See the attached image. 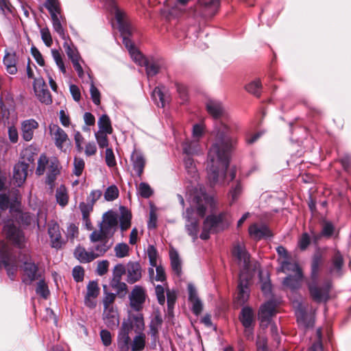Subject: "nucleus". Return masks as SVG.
<instances>
[{
	"label": "nucleus",
	"mask_w": 351,
	"mask_h": 351,
	"mask_svg": "<svg viewBox=\"0 0 351 351\" xmlns=\"http://www.w3.org/2000/svg\"><path fill=\"white\" fill-rule=\"evenodd\" d=\"M102 219L99 228L112 237L118 226L117 215L114 212L109 210L103 215Z\"/></svg>",
	"instance_id": "nucleus-12"
},
{
	"label": "nucleus",
	"mask_w": 351,
	"mask_h": 351,
	"mask_svg": "<svg viewBox=\"0 0 351 351\" xmlns=\"http://www.w3.org/2000/svg\"><path fill=\"white\" fill-rule=\"evenodd\" d=\"M29 164L25 161H20L14 167L13 178L17 185L20 186L26 180Z\"/></svg>",
	"instance_id": "nucleus-18"
},
{
	"label": "nucleus",
	"mask_w": 351,
	"mask_h": 351,
	"mask_svg": "<svg viewBox=\"0 0 351 351\" xmlns=\"http://www.w3.org/2000/svg\"><path fill=\"white\" fill-rule=\"evenodd\" d=\"M199 150L198 141L186 142L183 145L184 153L188 156H191L197 154Z\"/></svg>",
	"instance_id": "nucleus-42"
},
{
	"label": "nucleus",
	"mask_w": 351,
	"mask_h": 351,
	"mask_svg": "<svg viewBox=\"0 0 351 351\" xmlns=\"http://www.w3.org/2000/svg\"><path fill=\"white\" fill-rule=\"evenodd\" d=\"M276 308V304L273 300L267 301L261 305L258 311V319L261 324L265 322L267 326L270 323L271 318L277 313Z\"/></svg>",
	"instance_id": "nucleus-10"
},
{
	"label": "nucleus",
	"mask_w": 351,
	"mask_h": 351,
	"mask_svg": "<svg viewBox=\"0 0 351 351\" xmlns=\"http://www.w3.org/2000/svg\"><path fill=\"white\" fill-rule=\"evenodd\" d=\"M14 12L15 8L9 0H0V14L8 16L9 15H14Z\"/></svg>",
	"instance_id": "nucleus-38"
},
{
	"label": "nucleus",
	"mask_w": 351,
	"mask_h": 351,
	"mask_svg": "<svg viewBox=\"0 0 351 351\" xmlns=\"http://www.w3.org/2000/svg\"><path fill=\"white\" fill-rule=\"evenodd\" d=\"M169 257L171 260V266L172 270L178 276H180L182 273L181 261L180 259L178 252L174 249L170 250Z\"/></svg>",
	"instance_id": "nucleus-34"
},
{
	"label": "nucleus",
	"mask_w": 351,
	"mask_h": 351,
	"mask_svg": "<svg viewBox=\"0 0 351 351\" xmlns=\"http://www.w3.org/2000/svg\"><path fill=\"white\" fill-rule=\"evenodd\" d=\"M120 211V228L123 232L129 229L131 226L132 213L125 206H121Z\"/></svg>",
	"instance_id": "nucleus-33"
},
{
	"label": "nucleus",
	"mask_w": 351,
	"mask_h": 351,
	"mask_svg": "<svg viewBox=\"0 0 351 351\" xmlns=\"http://www.w3.org/2000/svg\"><path fill=\"white\" fill-rule=\"evenodd\" d=\"M130 330L125 324H122L117 336V346L119 351H128L131 339Z\"/></svg>",
	"instance_id": "nucleus-19"
},
{
	"label": "nucleus",
	"mask_w": 351,
	"mask_h": 351,
	"mask_svg": "<svg viewBox=\"0 0 351 351\" xmlns=\"http://www.w3.org/2000/svg\"><path fill=\"white\" fill-rule=\"evenodd\" d=\"M4 267L9 278L13 280L18 269L16 254L3 241H0V269Z\"/></svg>",
	"instance_id": "nucleus-4"
},
{
	"label": "nucleus",
	"mask_w": 351,
	"mask_h": 351,
	"mask_svg": "<svg viewBox=\"0 0 351 351\" xmlns=\"http://www.w3.org/2000/svg\"><path fill=\"white\" fill-rule=\"evenodd\" d=\"M45 8L49 12L51 16L53 14H60V8L58 0H47L45 4Z\"/></svg>",
	"instance_id": "nucleus-52"
},
{
	"label": "nucleus",
	"mask_w": 351,
	"mask_h": 351,
	"mask_svg": "<svg viewBox=\"0 0 351 351\" xmlns=\"http://www.w3.org/2000/svg\"><path fill=\"white\" fill-rule=\"evenodd\" d=\"M185 169L187 173L191 176V178L196 179L197 177V172L194 165L193 159L191 156L186 155L184 160Z\"/></svg>",
	"instance_id": "nucleus-39"
},
{
	"label": "nucleus",
	"mask_w": 351,
	"mask_h": 351,
	"mask_svg": "<svg viewBox=\"0 0 351 351\" xmlns=\"http://www.w3.org/2000/svg\"><path fill=\"white\" fill-rule=\"evenodd\" d=\"M112 236L110 235L106 231L101 228H99V230H94L90 234L89 239L92 243H97L100 241H104L106 240H109L110 237Z\"/></svg>",
	"instance_id": "nucleus-37"
},
{
	"label": "nucleus",
	"mask_w": 351,
	"mask_h": 351,
	"mask_svg": "<svg viewBox=\"0 0 351 351\" xmlns=\"http://www.w3.org/2000/svg\"><path fill=\"white\" fill-rule=\"evenodd\" d=\"M332 265L329 268V273L341 274V269L344 264L343 257L339 250H335L331 259Z\"/></svg>",
	"instance_id": "nucleus-30"
},
{
	"label": "nucleus",
	"mask_w": 351,
	"mask_h": 351,
	"mask_svg": "<svg viewBox=\"0 0 351 351\" xmlns=\"http://www.w3.org/2000/svg\"><path fill=\"white\" fill-rule=\"evenodd\" d=\"M280 264V271L284 273L286 272L287 271H291L295 273H298V269L296 268L302 269V268L298 263H291L289 261V260H283Z\"/></svg>",
	"instance_id": "nucleus-49"
},
{
	"label": "nucleus",
	"mask_w": 351,
	"mask_h": 351,
	"mask_svg": "<svg viewBox=\"0 0 351 351\" xmlns=\"http://www.w3.org/2000/svg\"><path fill=\"white\" fill-rule=\"evenodd\" d=\"M132 58L134 60L141 66L147 65L146 62L147 58H145L138 49L136 48L133 51H130Z\"/></svg>",
	"instance_id": "nucleus-60"
},
{
	"label": "nucleus",
	"mask_w": 351,
	"mask_h": 351,
	"mask_svg": "<svg viewBox=\"0 0 351 351\" xmlns=\"http://www.w3.org/2000/svg\"><path fill=\"white\" fill-rule=\"evenodd\" d=\"M122 324H125L130 330H134L136 333L145 329L144 317L141 311H128V318Z\"/></svg>",
	"instance_id": "nucleus-9"
},
{
	"label": "nucleus",
	"mask_w": 351,
	"mask_h": 351,
	"mask_svg": "<svg viewBox=\"0 0 351 351\" xmlns=\"http://www.w3.org/2000/svg\"><path fill=\"white\" fill-rule=\"evenodd\" d=\"M109 240L100 241V243H98L95 247V256L97 257L103 256L110 247L111 244H108Z\"/></svg>",
	"instance_id": "nucleus-45"
},
{
	"label": "nucleus",
	"mask_w": 351,
	"mask_h": 351,
	"mask_svg": "<svg viewBox=\"0 0 351 351\" xmlns=\"http://www.w3.org/2000/svg\"><path fill=\"white\" fill-rule=\"evenodd\" d=\"M127 282L134 284L142 278V269L139 263L129 262L126 267Z\"/></svg>",
	"instance_id": "nucleus-15"
},
{
	"label": "nucleus",
	"mask_w": 351,
	"mask_h": 351,
	"mask_svg": "<svg viewBox=\"0 0 351 351\" xmlns=\"http://www.w3.org/2000/svg\"><path fill=\"white\" fill-rule=\"evenodd\" d=\"M99 287L96 281H90L87 285V292L85 295L84 302L86 306L93 308L96 306L95 299L99 294Z\"/></svg>",
	"instance_id": "nucleus-16"
},
{
	"label": "nucleus",
	"mask_w": 351,
	"mask_h": 351,
	"mask_svg": "<svg viewBox=\"0 0 351 351\" xmlns=\"http://www.w3.org/2000/svg\"><path fill=\"white\" fill-rule=\"evenodd\" d=\"M64 47L67 56L71 61H74L79 59V54L76 49L70 46L67 43H64Z\"/></svg>",
	"instance_id": "nucleus-63"
},
{
	"label": "nucleus",
	"mask_w": 351,
	"mask_h": 351,
	"mask_svg": "<svg viewBox=\"0 0 351 351\" xmlns=\"http://www.w3.org/2000/svg\"><path fill=\"white\" fill-rule=\"evenodd\" d=\"M21 269L23 270V282L26 285H30L34 281L40 278L41 275L39 272L38 265L32 260L28 254H24L22 259Z\"/></svg>",
	"instance_id": "nucleus-6"
},
{
	"label": "nucleus",
	"mask_w": 351,
	"mask_h": 351,
	"mask_svg": "<svg viewBox=\"0 0 351 351\" xmlns=\"http://www.w3.org/2000/svg\"><path fill=\"white\" fill-rule=\"evenodd\" d=\"M107 134H108L106 132H102V131H98L95 134L97 142L100 148L103 149L108 146V138Z\"/></svg>",
	"instance_id": "nucleus-54"
},
{
	"label": "nucleus",
	"mask_w": 351,
	"mask_h": 351,
	"mask_svg": "<svg viewBox=\"0 0 351 351\" xmlns=\"http://www.w3.org/2000/svg\"><path fill=\"white\" fill-rule=\"evenodd\" d=\"M75 257L82 263H90L97 258L93 252H86L84 247H77L74 251Z\"/></svg>",
	"instance_id": "nucleus-32"
},
{
	"label": "nucleus",
	"mask_w": 351,
	"mask_h": 351,
	"mask_svg": "<svg viewBox=\"0 0 351 351\" xmlns=\"http://www.w3.org/2000/svg\"><path fill=\"white\" fill-rule=\"evenodd\" d=\"M111 287L116 291V295L120 298H123L128 293V286L121 280H111L110 283Z\"/></svg>",
	"instance_id": "nucleus-36"
},
{
	"label": "nucleus",
	"mask_w": 351,
	"mask_h": 351,
	"mask_svg": "<svg viewBox=\"0 0 351 351\" xmlns=\"http://www.w3.org/2000/svg\"><path fill=\"white\" fill-rule=\"evenodd\" d=\"M186 228L188 234L191 236L194 240L197 238V233L199 231V222L197 220L194 219L189 221V222L186 225Z\"/></svg>",
	"instance_id": "nucleus-44"
},
{
	"label": "nucleus",
	"mask_w": 351,
	"mask_h": 351,
	"mask_svg": "<svg viewBox=\"0 0 351 351\" xmlns=\"http://www.w3.org/2000/svg\"><path fill=\"white\" fill-rule=\"evenodd\" d=\"M59 161L57 158H53L49 161L48 167L47 176L46 179V184L53 186L58 175L60 174Z\"/></svg>",
	"instance_id": "nucleus-26"
},
{
	"label": "nucleus",
	"mask_w": 351,
	"mask_h": 351,
	"mask_svg": "<svg viewBox=\"0 0 351 351\" xmlns=\"http://www.w3.org/2000/svg\"><path fill=\"white\" fill-rule=\"evenodd\" d=\"M51 134L53 136L56 146L62 149L63 144L69 141V137L66 133L58 125L53 124L49 126Z\"/></svg>",
	"instance_id": "nucleus-20"
},
{
	"label": "nucleus",
	"mask_w": 351,
	"mask_h": 351,
	"mask_svg": "<svg viewBox=\"0 0 351 351\" xmlns=\"http://www.w3.org/2000/svg\"><path fill=\"white\" fill-rule=\"evenodd\" d=\"M203 223L211 230L212 234H217L227 229L230 226L231 221L228 213L222 212L218 215H208Z\"/></svg>",
	"instance_id": "nucleus-5"
},
{
	"label": "nucleus",
	"mask_w": 351,
	"mask_h": 351,
	"mask_svg": "<svg viewBox=\"0 0 351 351\" xmlns=\"http://www.w3.org/2000/svg\"><path fill=\"white\" fill-rule=\"evenodd\" d=\"M47 157L45 155H41L38 161V167L36 173L38 176H41L44 173L46 168V165L49 163Z\"/></svg>",
	"instance_id": "nucleus-62"
},
{
	"label": "nucleus",
	"mask_w": 351,
	"mask_h": 351,
	"mask_svg": "<svg viewBox=\"0 0 351 351\" xmlns=\"http://www.w3.org/2000/svg\"><path fill=\"white\" fill-rule=\"evenodd\" d=\"M323 265V258L319 253H315L311 263V274L306 280V286L310 298L316 303L326 302L330 300L332 282L326 279L321 285H319V271Z\"/></svg>",
	"instance_id": "nucleus-2"
},
{
	"label": "nucleus",
	"mask_w": 351,
	"mask_h": 351,
	"mask_svg": "<svg viewBox=\"0 0 351 351\" xmlns=\"http://www.w3.org/2000/svg\"><path fill=\"white\" fill-rule=\"evenodd\" d=\"M131 160L132 161L133 169L136 171L137 176L141 178L143 173L145 166V159L142 154L134 151L131 156Z\"/></svg>",
	"instance_id": "nucleus-28"
},
{
	"label": "nucleus",
	"mask_w": 351,
	"mask_h": 351,
	"mask_svg": "<svg viewBox=\"0 0 351 351\" xmlns=\"http://www.w3.org/2000/svg\"><path fill=\"white\" fill-rule=\"evenodd\" d=\"M145 346V335L142 332L134 338L131 350L132 351H142Z\"/></svg>",
	"instance_id": "nucleus-40"
},
{
	"label": "nucleus",
	"mask_w": 351,
	"mask_h": 351,
	"mask_svg": "<svg viewBox=\"0 0 351 351\" xmlns=\"http://www.w3.org/2000/svg\"><path fill=\"white\" fill-rule=\"evenodd\" d=\"M335 232V226L330 221H324L321 234L324 237L330 238Z\"/></svg>",
	"instance_id": "nucleus-56"
},
{
	"label": "nucleus",
	"mask_w": 351,
	"mask_h": 351,
	"mask_svg": "<svg viewBox=\"0 0 351 351\" xmlns=\"http://www.w3.org/2000/svg\"><path fill=\"white\" fill-rule=\"evenodd\" d=\"M147 295L144 287L139 285H135L128 298L130 301V306L134 311H141L144 307Z\"/></svg>",
	"instance_id": "nucleus-7"
},
{
	"label": "nucleus",
	"mask_w": 351,
	"mask_h": 351,
	"mask_svg": "<svg viewBox=\"0 0 351 351\" xmlns=\"http://www.w3.org/2000/svg\"><path fill=\"white\" fill-rule=\"evenodd\" d=\"M189 300L192 304V311L195 315H199L203 309L202 301L199 298L197 291L193 285H188Z\"/></svg>",
	"instance_id": "nucleus-22"
},
{
	"label": "nucleus",
	"mask_w": 351,
	"mask_h": 351,
	"mask_svg": "<svg viewBox=\"0 0 351 351\" xmlns=\"http://www.w3.org/2000/svg\"><path fill=\"white\" fill-rule=\"evenodd\" d=\"M74 169H73V173L76 176H80L82 174V172L85 167V162L84 160L78 157L74 158V162H73Z\"/></svg>",
	"instance_id": "nucleus-51"
},
{
	"label": "nucleus",
	"mask_w": 351,
	"mask_h": 351,
	"mask_svg": "<svg viewBox=\"0 0 351 351\" xmlns=\"http://www.w3.org/2000/svg\"><path fill=\"white\" fill-rule=\"evenodd\" d=\"M296 269H298V273H295L294 276H287L282 281L283 286L291 291H295L300 288L301 283L304 278L302 269H299L298 268Z\"/></svg>",
	"instance_id": "nucleus-17"
},
{
	"label": "nucleus",
	"mask_w": 351,
	"mask_h": 351,
	"mask_svg": "<svg viewBox=\"0 0 351 351\" xmlns=\"http://www.w3.org/2000/svg\"><path fill=\"white\" fill-rule=\"evenodd\" d=\"M103 319L106 326L111 330H115L119 325L118 311L113 307L108 310H104Z\"/></svg>",
	"instance_id": "nucleus-23"
},
{
	"label": "nucleus",
	"mask_w": 351,
	"mask_h": 351,
	"mask_svg": "<svg viewBox=\"0 0 351 351\" xmlns=\"http://www.w3.org/2000/svg\"><path fill=\"white\" fill-rule=\"evenodd\" d=\"M152 97L156 104L160 108H164L170 100L169 95L167 94L166 88L164 86L156 87L152 92Z\"/></svg>",
	"instance_id": "nucleus-21"
},
{
	"label": "nucleus",
	"mask_w": 351,
	"mask_h": 351,
	"mask_svg": "<svg viewBox=\"0 0 351 351\" xmlns=\"http://www.w3.org/2000/svg\"><path fill=\"white\" fill-rule=\"evenodd\" d=\"M311 243V237L307 232H304L300 236L298 241V247L302 251H304L307 249Z\"/></svg>",
	"instance_id": "nucleus-59"
},
{
	"label": "nucleus",
	"mask_w": 351,
	"mask_h": 351,
	"mask_svg": "<svg viewBox=\"0 0 351 351\" xmlns=\"http://www.w3.org/2000/svg\"><path fill=\"white\" fill-rule=\"evenodd\" d=\"M99 131L102 132H106L108 134H111L113 132V129L111 124V121L108 115L104 114H102L97 122Z\"/></svg>",
	"instance_id": "nucleus-35"
},
{
	"label": "nucleus",
	"mask_w": 351,
	"mask_h": 351,
	"mask_svg": "<svg viewBox=\"0 0 351 351\" xmlns=\"http://www.w3.org/2000/svg\"><path fill=\"white\" fill-rule=\"evenodd\" d=\"M239 319L245 328L244 332H250L252 335L255 326V319L253 310L251 307H243L240 313Z\"/></svg>",
	"instance_id": "nucleus-11"
},
{
	"label": "nucleus",
	"mask_w": 351,
	"mask_h": 351,
	"mask_svg": "<svg viewBox=\"0 0 351 351\" xmlns=\"http://www.w3.org/2000/svg\"><path fill=\"white\" fill-rule=\"evenodd\" d=\"M240 129L241 125L237 122L228 125L219 121L215 142L208 153L207 178L211 187L225 184L230 155L237 143L235 134Z\"/></svg>",
	"instance_id": "nucleus-1"
},
{
	"label": "nucleus",
	"mask_w": 351,
	"mask_h": 351,
	"mask_svg": "<svg viewBox=\"0 0 351 351\" xmlns=\"http://www.w3.org/2000/svg\"><path fill=\"white\" fill-rule=\"evenodd\" d=\"M175 85L176 86L177 92L180 96V98L182 101V103L186 102L189 98L187 88L184 84H180L178 82H176Z\"/></svg>",
	"instance_id": "nucleus-64"
},
{
	"label": "nucleus",
	"mask_w": 351,
	"mask_h": 351,
	"mask_svg": "<svg viewBox=\"0 0 351 351\" xmlns=\"http://www.w3.org/2000/svg\"><path fill=\"white\" fill-rule=\"evenodd\" d=\"M249 234L256 239L271 236L270 230L266 226L259 227L255 223L249 227Z\"/></svg>",
	"instance_id": "nucleus-31"
},
{
	"label": "nucleus",
	"mask_w": 351,
	"mask_h": 351,
	"mask_svg": "<svg viewBox=\"0 0 351 351\" xmlns=\"http://www.w3.org/2000/svg\"><path fill=\"white\" fill-rule=\"evenodd\" d=\"M261 82L260 80L251 82L245 86V90L257 97L261 96Z\"/></svg>",
	"instance_id": "nucleus-41"
},
{
	"label": "nucleus",
	"mask_w": 351,
	"mask_h": 351,
	"mask_svg": "<svg viewBox=\"0 0 351 351\" xmlns=\"http://www.w3.org/2000/svg\"><path fill=\"white\" fill-rule=\"evenodd\" d=\"M146 64L147 65H144V66L146 68L147 76H154L159 73L160 69V65L155 61H150L147 59Z\"/></svg>",
	"instance_id": "nucleus-43"
},
{
	"label": "nucleus",
	"mask_w": 351,
	"mask_h": 351,
	"mask_svg": "<svg viewBox=\"0 0 351 351\" xmlns=\"http://www.w3.org/2000/svg\"><path fill=\"white\" fill-rule=\"evenodd\" d=\"M119 190L115 185L110 186L107 188L104 197L107 201H113L119 196Z\"/></svg>",
	"instance_id": "nucleus-55"
},
{
	"label": "nucleus",
	"mask_w": 351,
	"mask_h": 351,
	"mask_svg": "<svg viewBox=\"0 0 351 351\" xmlns=\"http://www.w3.org/2000/svg\"><path fill=\"white\" fill-rule=\"evenodd\" d=\"M48 234L51 240V246L57 250L60 249L65 243L62 239L59 225L56 222H51L48 225Z\"/></svg>",
	"instance_id": "nucleus-13"
},
{
	"label": "nucleus",
	"mask_w": 351,
	"mask_h": 351,
	"mask_svg": "<svg viewBox=\"0 0 351 351\" xmlns=\"http://www.w3.org/2000/svg\"><path fill=\"white\" fill-rule=\"evenodd\" d=\"M138 193L143 198H149L154 193L150 186L145 182L140 183L138 186Z\"/></svg>",
	"instance_id": "nucleus-48"
},
{
	"label": "nucleus",
	"mask_w": 351,
	"mask_h": 351,
	"mask_svg": "<svg viewBox=\"0 0 351 351\" xmlns=\"http://www.w3.org/2000/svg\"><path fill=\"white\" fill-rule=\"evenodd\" d=\"M3 232L6 238L14 244L20 245L23 242V233L13 223L5 225Z\"/></svg>",
	"instance_id": "nucleus-14"
},
{
	"label": "nucleus",
	"mask_w": 351,
	"mask_h": 351,
	"mask_svg": "<svg viewBox=\"0 0 351 351\" xmlns=\"http://www.w3.org/2000/svg\"><path fill=\"white\" fill-rule=\"evenodd\" d=\"M208 112L215 119H219L223 117L225 110L221 102L214 100H209L206 103Z\"/></svg>",
	"instance_id": "nucleus-25"
},
{
	"label": "nucleus",
	"mask_w": 351,
	"mask_h": 351,
	"mask_svg": "<svg viewBox=\"0 0 351 351\" xmlns=\"http://www.w3.org/2000/svg\"><path fill=\"white\" fill-rule=\"evenodd\" d=\"M34 91L38 99L45 105L52 103V97L43 78H36L33 84Z\"/></svg>",
	"instance_id": "nucleus-8"
},
{
	"label": "nucleus",
	"mask_w": 351,
	"mask_h": 351,
	"mask_svg": "<svg viewBox=\"0 0 351 351\" xmlns=\"http://www.w3.org/2000/svg\"><path fill=\"white\" fill-rule=\"evenodd\" d=\"M125 12H118L116 14V20L119 25V29L121 36H131L132 29L130 24L125 19Z\"/></svg>",
	"instance_id": "nucleus-29"
},
{
	"label": "nucleus",
	"mask_w": 351,
	"mask_h": 351,
	"mask_svg": "<svg viewBox=\"0 0 351 351\" xmlns=\"http://www.w3.org/2000/svg\"><path fill=\"white\" fill-rule=\"evenodd\" d=\"M130 247L128 244L121 243L116 245L114 247L115 255L118 258H123L129 254Z\"/></svg>",
	"instance_id": "nucleus-46"
},
{
	"label": "nucleus",
	"mask_w": 351,
	"mask_h": 351,
	"mask_svg": "<svg viewBox=\"0 0 351 351\" xmlns=\"http://www.w3.org/2000/svg\"><path fill=\"white\" fill-rule=\"evenodd\" d=\"M90 93L91 96V99L94 104L96 106H99L101 104V93L98 88L94 85V84H90Z\"/></svg>",
	"instance_id": "nucleus-61"
},
{
	"label": "nucleus",
	"mask_w": 351,
	"mask_h": 351,
	"mask_svg": "<svg viewBox=\"0 0 351 351\" xmlns=\"http://www.w3.org/2000/svg\"><path fill=\"white\" fill-rule=\"evenodd\" d=\"M126 273V267L122 264H117L113 269L112 280H121V277Z\"/></svg>",
	"instance_id": "nucleus-58"
},
{
	"label": "nucleus",
	"mask_w": 351,
	"mask_h": 351,
	"mask_svg": "<svg viewBox=\"0 0 351 351\" xmlns=\"http://www.w3.org/2000/svg\"><path fill=\"white\" fill-rule=\"evenodd\" d=\"M37 294L40 295L44 299H47L49 295V290L47 285L45 283L44 280H40L37 284L36 289Z\"/></svg>",
	"instance_id": "nucleus-47"
},
{
	"label": "nucleus",
	"mask_w": 351,
	"mask_h": 351,
	"mask_svg": "<svg viewBox=\"0 0 351 351\" xmlns=\"http://www.w3.org/2000/svg\"><path fill=\"white\" fill-rule=\"evenodd\" d=\"M242 184L239 180H237L235 184L232 186V189L230 191L231 195V201L232 202H235L242 192Z\"/></svg>",
	"instance_id": "nucleus-57"
},
{
	"label": "nucleus",
	"mask_w": 351,
	"mask_h": 351,
	"mask_svg": "<svg viewBox=\"0 0 351 351\" xmlns=\"http://www.w3.org/2000/svg\"><path fill=\"white\" fill-rule=\"evenodd\" d=\"M232 256L239 265H242L243 270L239 273V283L237 286V302L240 305L245 304L249 298V285L251 280V275L248 272L250 266V256L244 246L237 244L234 246L232 251Z\"/></svg>",
	"instance_id": "nucleus-3"
},
{
	"label": "nucleus",
	"mask_w": 351,
	"mask_h": 351,
	"mask_svg": "<svg viewBox=\"0 0 351 351\" xmlns=\"http://www.w3.org/2000/svg\"><path fill=\"white\" fill-rule=\"evenodd\" d=\"M38 128V123L33 119L23 121L21 123L22 137L25 141L32 139L34 130Z\"/></svg>",
	"instance_id": "nucleus-24"
},
{
	"label": "nucleus",
	"mask_w": 351,
	"mask_h": 351,
	"mask_svg": "<svg viewBox=\"0 0 351 351\" xmlns=\"http://www.w3.org/2000/svg\"><path fill=\"white\" fill-rule=\"evenodd\" d=\"M17 56L16 52H7L3 58V64L6 68V71L11 75H14L17 73Z\"/></svg>",
	"instance_id": "nucleus-27"
},
{
	"label": "nucleus",
	"mask_w": 351,
	"mask_h": 351,
	"mask_svg": "<svg viewBox=\"0 0 351 351\" xmlns=\"http://www.w3.org/2000/svg\"><path fill=\"white\" fill-rule=\"evenodd\" d=\"M56 197L57 202L62 206L68 204L69 196L65 189H59L56 191Z\"/></svg>",
	"instance_id": "nucleus-50"
},
{
	"label": "nucleus",
	"mask_w": 351,
	"mask_h": 351,
	"mask_svg": "<svg viewBox=\"0 0 351 351\" xmlns=\"http://www.w3.org/2000/svg\"><path fill=\"white\" fill-rule=\"evenodd\" d=\"M52 25L54 30L62 37L64 38V30L61 22L56 14H53L51 16Z\"/></svg>",
	"instance_id": "nucleus-53"
}]
</instances>
